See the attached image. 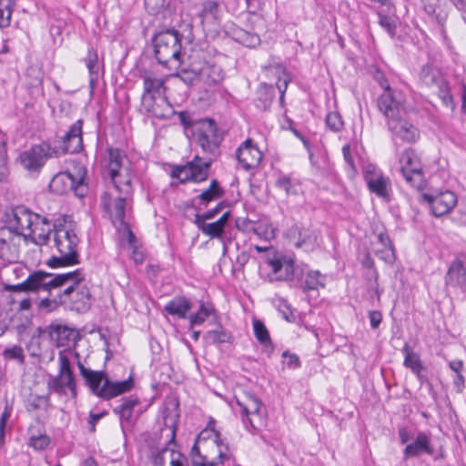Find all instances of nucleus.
<instances>
[{
	"instance_id": "nucleus-64",
	"label": "nucleus",
	"mask_w": 466,
	"mask_h": 466,
	"mask_svg": "<svg viewBox=\"0 0 466 466\" xmlns=\"http://www.w3.org/2000/svg\"><path fill=\"white\" fill-rule=\"evenodd\" d=\"M377 246H382L383 248L391 247L390 240L389 237L383 233H380L377 236V241L373 243V248H377Z\"/></svg>"
},
{
	"instance_id": "nucleus-18",
	"label": "nucleus",
	"mask_w": 466,
	"mask_h": 466,
	"mask_svg": "<svg viewBox=\"0 0 466 466\" xmlns=\"http://www.w3.org/2000/svg\"><path fill=\"white\" fill-rule=\"evenodd\" d=\"M364 180L370 192L386 201L390 199L391 182L376 166L368 164L363 170Z\"/></svg>"
},
{
	"instance_id": "nucleus-61",
	"label": "nucleus",
	"mask_w": 466,
	"mask_h": 466,
	"mask_svg": "<svg viewBox=\"0 0 466 466\" xmlns=\"http://www.w3.org/2000/svg\"><path fill=\"white\" fill-rule=\"evenodd\" d=\"M464 383H465L464 376L461 373L456 374L452 380V384H453V387H454L456 392L461 393L463 391Z\"/></svg>"
},
{
	"instance_id": "nucleus-35",
	"label": "nucleus",
	"mask_w": 466,
	"mask_h": 466,
	"mask_svg": "<svg viewBox=\"0 0 466 466\" xmlns=\"http://www.w3.org/2000/svg\"><path fill=\"white\" fill-rule=\"evenodd\" d=\"M86 66L90 76V85H94L98 79L99 64L98 56L96 50L89 48L85 58Z\"/></svg>"
},
{
	"instance_id": "nucleus-30",
	"label": "nucleus",
	"mask_w": 466,
	"mask_h": 466,
	"mask_svg": "<svg viewBox=\"0 0 466 466\" xmlns=\"http://www.w3.org/2000/svg\"><path fill=\"white\" fill-rule=\"evenodd\" d=\"M191 309L190 301L185 297L177 296L169 300L164 307V310L172 316L185 319Z\"/></svg>"
},
{
	"instance_id": "nucleus-25",
	"label": "nucleus",
	"mask_w": 466,
	"mask_h": 466,
	"mask_svg": "<svg viewBox=\"0 0 466 466\" xmlns=\"http://www.w3.org/2000/svg\"><path fill=\"white\" fill-rule=\"evenodd\" d=\"M237 158L242 167L248 170L258 166L262 159V153L251 139H247L238 148Z\"/></svg>"
},
{
	"instance_id": "nucleus-23",
	"label": "nucleus",
	"mask_w": 466,
	"mask_h": 466,
	"mask_svg": "<svg viewBox=\"0 0 466 466\" xmlns=\"http://www.w3.org/2000/svg\"><path fill=\"white\" fill-rule=\"evenodd\" d=\"M422 197L430 204L431 213L435 217H441L449 213L457 203L456 195L449 190L436 196L423 194Z\"/></svg>"
},
{
	"instance_id": "nucleus-46",
	"label": "nucleus",
	"mask_w": 466,
	"mask_h": 466,
	"mask_svg": "<svg viewBox=\"0 0 466 466\" xmlns=\"http://www.w3.org/2000/svg\"><path fill=\"white\" fill-rule=\"evenodd\" d=\"M206 338L211 343H225L230 342L231 335L226 329L219 328L218 329H212L207 332Z\"/></svg>"
},
{
	"instance_id": "nucleus-10",
	"label": "nucleus",
	"mask_w": 466,
	"mask_h": 466,
	"mask_svg": "<svg viewBox=\"0 0 466 466\" xmlns=\"http://www.w3.org/2000/svg\"><path fill=\"white\" fill-rule=\"evenodd\" d=\"M86 167L82 165L73 167V168L57 174L51 180L49 187L56 194H65L67 191H74L76 196L84 197L86 188Z\"/></svg>"
},
{
	"instance_id": "nucleus-8",
	"label": "nucleus",
	"mask_w": 466,
	"mask_h": 466,
	"mask_svg": "<svg viewBox=\"0 0 466 466\" xmlns=\"http://www.w3.org/2000/svg\"><path fill=\"white\" fill-rule=\"evenodd\" d=\"M126 155L117 148L108 149V175L114 185V193L133 196L132 174L125 165Z\"/></svg>"
},
{
	"instance_id": "nucleus-49",
	"label": "nucleus",
	"mask_w": 466,
	"mask_h": 466,
	"mask_svg": "<svg viewBox=\"0 0 466 466\" xmlns=\"http://www.w3.org/2000/svg\"><path fill=\"white\" fill-rule=\"evenodd\" d=\"M260 96L258 99L257 106L260 109L267 110L269 108L273 100V87L263 86L259 90Z\"/></svg>"
},
{
	"instance_id": "nucleus-39",
	"label": "nucleus",
	"mask_w": 466,
	"mask_h": 466,
	"mask_svg": "<svg viewBox=\"0 0 466 466\" xmlns=\"http://www.w3.org/2000/svg\"><path fill=\"white\" fill-rule=\"evenodd\" d=\"M317 233L310 228H302L299 230V241L297 247H305L306 248H312L317 242Z\"/></svg>"
},
{
	"instance_id": "nucleus-3",
	"label": "nucleus",
	"mask_w": 466,
	"mask_h": 466,
	"mask_svg": "<svg viewBox=\"0 0 466 466\" xmlns=\"http://www.w3.org/2000/svg\"><path fill=\"white\" fill-rule=\"evenodd\" d=\"M68 278L69 275H54L43 270H36L31 273L22 283L8 285L5 289L12 292L46 293V296L41 299L38 305L40 309H45L46 312H51V301L56 294L55 290H57L60 284H63Z\"/></svg>"
},
{
	"instance_id": "nucleus-24",
	"label": "nucleus",
	"mask_w": 466,
	"mask_h": 466,
	"mask_svg": "<svg viewBox=\"0 0 466 466\" xmlns=\"http://www.w3.org/2000/svg\"><path fill=\"white\" fill-rule=\"evenodd\" d=\"M405 116H400L388 121L389 129L391 131L394 139H400L403 142L413 143L419 137L418 128L411 123L408 122Z\"/></svg>"
},
{
	"instance_id": "nucleus-52",
	"label": "nucleus",
	"mask_w": 466,
	"mask_h": 466,
	"mask_svg": "<svg viewBox=\"0 0 466 466\" xmlns=\"http://www.w3.org/2000/svg\"><path fill=\"white\" fill-rule=\"evenodd\" d=\"M326 125L330 130L338 132L342 128L343 121L338 112H329L326 116Z\"/></svg>"
},
{
	"instance_id": "nucleus-41",
	"label": "nucleus",
	"mask_w": 466,
	"mask_h": 466,
	"mask_svg": "<svg viewBox=\"0 0 466 466\" xmlns=\"http://www.w3.org/2000/svg\"><path fill=\"white\" fill-rule=\"evenodd\" d=\"M167 456L169 458L170 466H186L187 464V458L184 455L171 450H164L156 459V462L158 460L163 461Z\"/></svg>"
},
{
	"instance_id": "nucleus-27",
	"label": "nucleus",
	"mask_w": 466,
	"mask_h": 466,
	"mask_svg": "<svg viewBox=\"0 0 466 466\" xmlns=\"http://www.w3.org/2000/svg\"><path fill=\"white\" fill-rule=\"evenodd\" d=\"M434 448L431 443L430 437L423 431L418 432L415 440L408 443L403 451L405 460L413 457H419L422 454L432 455Z\"/></svg>"
},
{
	"instance_id": "nucleus-48",
	"label": "nucleus",
	"mask_w": 466,
	"mask_h": 466,
	"mask_svg": "<svg viewBox=\"0 0 466 466\" xmlns=\"http://www.w3.org/2000/svg\"><path fill=\"white\" fill-rule=\"evenodd\" d=\"M12 0H0V27H7L10 25L12 9Z\"/></svg>"
},
{
	"instance_id": "nucleus-38",
	"label": "nucleus",
	"mask_w": 466,
	"mask_h": 466,
	"mask_svg": "<svg viewBox=\"0 0 466 466\" xmlns=\"http://www.w3.org/2000/svg\"><path fill=\"white\" fill-rule=\"evenodd\" d=\"M402 351L405 353V367L410 369L413 373L419 376L420 370H422V364L419 355L410 350V347L408 343L404 345Z\"/></svg>"
},
{
	"instance_id": "nucleus-42",
	"label": "nucleus",
	"mask_w": 466,
	"mask_h": 466,
	"mask_svg": "<svg viewBox=\"0 0 466 466\" xmlns=\"http://www.w3.org/2000/svg\"><path fill=\"white\" fill-rule=\"evenodd\" d=\"M319 287H324V277L321 276L318 270L309 271L307 274L305 284L302 287L304 290L318 289Z\"/></svg>"
},
{
	"instance_id": "nucleus-54",
	"label": "nucleus",
	"mask_w": 466,
	"mask_h": 466,
	"mask_svg": "<svg viewBox=\"0 0 466 466\" xmlns=\"http://www.w3.org/2000/svg\"><path fill=\"white\" fill-rule=\"evenodd\" d=\"M50 442L46 435L32 436L29 439V446L35 450H44Z\"/></svg>"
},
{
	"instance_id": "nucleus-6",
	"label": "nucleus",
	"mask_w": 466,
	"mask_h": 466,
	"mask_svg": "<svg viewBox=\"0 0 466 466\" xmlns=\"http://www.w3.org/2000/svg\"><path fill=\"white\" fill-rule=\"evenodd\" d=\"M55 246L59 256H53L46 264L50 268L67 267L79 263L76 250L78 238L75 231L66 226H59L55 228Z\"/></svg>"
},
{
	"instance_id": "nucleus-57",
	"label": "nucleus",
	"mask_w": 466,
	"mask_h": 466,
	"mask_svg": "<svg viewBox=\"0 0 466 466\" xmlns=\"http://www.w3.org/2000/svg\"><path fill=\"white\" fill-rule=\"evenodd\" d=\"M374 253L381 259L391 262L394 258L393 249L391 247L383 248V249H379L374 248Z\"/></svg>"
},
{
	"instance_id": "nucleus-47",
	"label": "nucleus",
	"mask_w": 466,
	"mask_h": 466,
	"mask_svg": "<svg viewBox=\"0 0 466 466\" xmlns=\"http://www.w3.org/2000/svg\"><path fill=\"white\" fill-rule=\"evenodd\" d=\"M275 305L283 319L289 322H295L296 316L287 300L282 298H279L275 300Z\"/></svg>"
},
{
	"instance_id": "nucleus-12",
	"label": "nucleus",
	"mask_w": 466,
	"mask_h": 466,
	"mask_svg": "<svg viewBox=\"0 0 466 466\" xmlns=\"http://www.w3.org/2000/svg\"><path fill=\"white\" fill-rule=\"evenodd\" d=\"M237 405L240 408L242 420L248 421L250 427L258 431L266 423V409L259 399L251 393H244L237 398Z\"/></svg>"
},
{
	"instance_id": "nucleus-9",
	"label": "nucleus",
	"mask_w": 466,
	"mask_h": 466,
	"mask_svg": "<svg viewBox=\"0 0 466 466\" xmlns=\"http://www.w3.org/2000/svg\"><path fill=\"white\" fill-rule=\"evenodd\" d=\"M131 203L132 196L114 192H107L102 196V205L109 214L113 224L118 231H123L128 235L130 243L135 236L128 228L125 218L127 209Z\"/></svg>"
},
{
	"instance_id": "nucleus-45",
	"label": "nucleus",
	"mask_w": 466,
	"mask_h": 466,
	"mask_svg": "<svg viewBox=\"0 0 466 466\" xmlns=\"http://www.w3.org/2000/svg\"><path fill=\"white\" fill-rule=\"evenodd\" d=\"M48 406V395H30L27 400V409L30 411L37 410H46Z\"/></svg>"
},
{
	"instance_id": "nucleus-60",
	"label": "nucleus",
	"mask_w": 466,
	"mask_h": 466,
	"mask_svg": "<svg viewBox=\"0 0 466 466\" xmlns=\"http://www.w3.org/2000/svg\"><path fill=\"white\" fill-rule=\"evenodd\" d=\"M220 208H221V206L218 205L216 208H214L205 213L196 214L195 217H199L202 219V221H207L208 219H212L218 214V212L220 211Z\"/></svg>"
},
{
	"instance_id": "nucleus-19",
	"label": "nucleus",
	"mask_w": 466,
	"mask_h": 466,
	"mask_svg": "<svg viewBox=\"0 0 466 466\" xmlns=\"http://www.w3.org/2000/svg\"><path fill=\"white\" fill-rule=\"evenodd\" d=\"M267 263L271 268L270 281L299 280L304 276L303 269L298 266L295 267L291 258L284 257L270 258L267 260Z\"/></svg>"
},
{
	"instance_id": "nucleus-28",
	"label": "nucleus",
	"mask_w": 466,
	"mask_h": 466,
	"mask_svg": "<svg viewBox=\"0 0 466 466\" xmlns=\"http://www.w3.org/2000/svg\"><path fill=\"white\" fill-rule=\"evenodd\" d=\"M83 121L78 119L63 137L64 149L68 153H77L83 147L82 139Z\"/></svg>"
},
{
	"instance_id": "nucleus-31",
	"label": "nucleus",
	"mask_w": 466,
	"mask_h": 466,
	"mask_svg": "<svg viewBox=\"0 0 466 466\" xmlns=\"http://www.w3.org/2000/svg\"><path fill=\"white\" fill-rule=\"evenodd\" d=\"M51 233V224L46 218L40 216L39 222L34 223L32 235H28L36 245H44L46 243Z\"/></svg>"
},
{
	"instance_id": "nucleus-26",
	"label": "nucleus",
	"mask_w": 466,
	"mask_h": 466,
	"mask_svg": "<svg viewBox=\"0 0 466 466\" xmlns=\"http://www.w3.org/2000/svg\"><path fill=\"white\" fill-rule=\"evenodd\" d=\"M445 282L447 286L460 287L466 286V254H460L450 265Z\"/></svg>"
},
{
	"instance_id": "nucleus-63",
	"label": "nucleus",
	"mask_w": 466,
	"mask_h": 466,
	"mask_svg": "<svg viewBox=\"0 0 466 466\" xmlns=\"http://www.w3.org/2000/svg\"><path fill=\"white\" fill-rule=\"evenodd\" d=\"M106 414V412H100V413H93V412H90L89 414V420H88V424H89V431L90 432H94L95 430H96V423L101 419L103 418L105 415Z\"/></svg>"
},
{
	"instance_id": "nucleus-29",
	"label": "nucleus",
	"mask_w": 466,
	"mask_h": 466,
	"mask_svg": "<svg viewBox=\"0 0 466 466\" xmlns=\"http://www.w3.org/2000/svg\"><path fill=\"white\" fill-rule=\"evenodd\" d=\"M198 64L200 81L210 86L218 84L223 79L222 69L218 66L212 65L208 62Z\"/></svg>"
},
{
	"instance_id": "nucleus-22",
	"label": "nucleus",
	"mask_w": 466,
	"mask_h": 466,
	"mask_svg": "<svg viewBox=\"0 0 466 466\" xmlns=\"http://www.w3.org/2000/svg\"><path fill=\"white\" fill-rule=\"evenodd\" d=\"M38 332L39 335H46L56 347L68 346L76 337L74 329L58 323H52L45 329L39 328Z\"/></svg>"
},
{
	"instance_id": "nucleus-44",
	"label": "nucleus",
	"mask_w": 466,
	"mask_h": 466,
	"mask_svg": "<svg viewBox=\"0 0 466 466\" xmlns=\"http://www.w3.org/2000/svg\"><path fill=\"white\" fill-rule=\"evenodd\" d=\"M253 329L256 339L263 345L271 344L270 336L264 323L258 319L253 321Z\"/></svg>"
},
{
	"instance_id": "nucleus-17",
	"label": "nucleus",
	"mask_w": 466,
	"mask_h": 466,
	"mask_svg": "<svg viewBox=\"0 0 466 466\" xmlns=\"http://www.w3.org/2000/svg\"><path fill=\"white\" fill-rule=\"evenodd\" d=\"M164 80L151 76L144 77V94L142 96V105L146 110L157 117H162L164 113L159 110V104H155L153 101L156 99V95L158 96L157 101L160 104H166L164 98Z\"/></svg>"
},
{
	"instance_id": "nucleus-2",
	"label": "nucleus",
	"mask_w": 466,
	"mask_h": 466,
	"mask_svg": "<svg viewBox=\"0 0 466 466\" xmlns=\"http://www.w3.org/2000/svg\"><path fill=\"white\" fill-rule=\"evenodd\" d=\"M63 275H69V278L55 290L56 294L51 301L52 311L60 305H68L77 312L86 311L91 306V294L89 289L81 284L85 279L82 270L76 269Z\"/></svg>"
},
{
	"instance_id": "nucleus-51",
	"label": "nucleus",
	"mask_w": 466,
	"mask_h": 466,
	"mask_svg": "<svg viewBox=\"0 0 466 466\" xmlns=\"http://www.w3.org/2000/svg\"><path fill=\"white\" fill-rule=\"evenodd\" d=\"M3 357L5 360H16L20 364L25 363V354L22 347L18 345H14L12 347L6 348L3 351Z\"/></svg>"
},
{
	"instance_id": "nucleus-53",
	"label": "nucleus",
	"mask_w": 466,
	"mask_h": 466,
	"mask_svg": "<svg viewBox=\"0 0 466 466\" xmlns=\"http://www.w3.org/2000/svg\"><path fill=\"white\" fill-rule=\"evenodd\" d=\"M379 16H380L379 23H380V26L383 27L391 37H393L396 34L395 20L390 16L382 15L380 14H379Z\"/></svg>"
},
{
	"instance_id": "nucleus-40",
	"label": "nucleus",
	"mask_w": 466,
	"mask_h": 466,
	"mask_svg": "<svg viewBox=\"0 0 466 466\" xmlns=\"http://www.w3.org/2000/svg\"><path fill=\"white\" fill-rule=\"evenodd\" d=\"M198 64L193 63L189 68H183L179 72L174 75L175 77L179 78L181 81L186 83L187 85H192L195 81L199 80L200 76H198Z\"/></svg>"
},
{
	"instance_id": "nucleus-4",
	"label": "nucleus",
	"mask_w": 466,
	"mask_h": 466,
	"mask_svg": "<svg viewBox=\"0 0 466 466\" xmlns=\"http://www.w3.org/2000/svg\"><path fill=\"white\" fill-rule=\"evenodd\" d=\"M80 375L93 394L104 400H110L126 393L134 386L132 378L123 381H111L105 371H96L86 368L80 361L77 363Z\"/></svg>"
},
{
	"instance_id": "nucleus-59",
	"label": "nucleus",
	"mask_w": 466,
	"mask_h": 466,
	"mask_svg": "<svg viewBox=\"0 0 466 466\" xmlns=\"http://www.w3.org/2000/svg\"><path fill=\"white\" fill-rule=\"evenodd\" d=\"M369 319L370 322V327L372 329H377L382 320V315L378 310H370L369 312Z\"/></svg>"
},
{
	"instance_id": "nucleus-62",
	"label": "nucleus",
	"mask_w": 466,
	"mask_h": 466,
	"mask_svg": "<svg viewBox=\"0 0 466 466\" xmlns=\"http://www.w3.org/2000/svg\"><path fill=\"white\" fill-rule=\"evenodd\" d=\"M342 153H343V157H344V159H345L346 163L349 165V167L352 170H355V164H354V160H353L352 156H351L350 146L348 145V144L343 146Z\"/></svg>"
},
{
	"instance_id": "nucleus-11",
	"label": "nucleus",
	"mask_w": 466,
	"mask_h": 466,
	"mask_svg": "<svg viewBox=\"0 0 466 466\" xmlns=\"http://www.w3.org/2000/svg\"><path fill=\"white\" fill-rule=\"evenodd\" d=\"M194 137L203 152L212 158V161L219 155V146L222 137L218 134L214 121L204 119L199 121L194 128Z\"/></svg>"
},
{
	"instance_id": "nucleus-58",
	"label": "nucleus",
	"mask_w": 466,
	"mask_h": 466,
	"mask_svg": "<svg viewBox=\"0 0 466 466\" xmlns=\"http://www.w3.org/2000/svg\"><path fill=\"white\" fill-rule=\"evenodd\" d=\"M374 79L383 88V92H388V91H392L393 90L390 87V84L388 83V81H387L383 72H381L378 68L375 69Z\"/></svg>"
},
{
	"instance_id": "nucleus-15",
	"label": "nucleus",
	"mask_w": 466,
	"mask_h": 466,
	"mask_svg": "<svg viewBox=\"0 0 466 466\" xmlns=\"http://www.w3.org/2000/svg\"><path fill=\"white\" fill-rule=\"evenodd\" d=\"M6 225L10 231L25 238L32 235L34 223L39 222L40 216L23 206L14 208L6 214Z\"/></svg>"
},
{
	"instance_id": "nucleus-32",
	"label": "nucleus",
	"mask_w": 466,
	"mask_h": 466,
	"mask_svg": "<svg viewBox=\"0 0 466 466\" xmlns=\"http://www.w3.org/2000/svg\"><path fill=\"white\" fill-rule=\"evenodd\" d=\"M138 402V399L137 398H127L123 400L122 403L114 409V412L120 417L123 429L131 424L133 410Z\"/></svg>"
},
{
	"instance_id": "nucleus-1",
	"label": "nucleus",
	"mask_w": 466,
	"mask_h": 466,
	"mask_svg": "<svg viewBox=\"0 0 466 466\" xmlns=\"http://www.w3.org/2000/svg\"><path fill=\"white\" fill-rule=\"evenodd\" d=\"M195 466H217L233 459L228 443H225L218 431H203L192 447Z\"/></svg>"
},
{
	"instance_id": "nucleus-7",
	"label": "nucleus",
	"mask_w": 466,
	"mask_h": 466,
	"mask_svg": "<svg viewBox=\"0 0 466 466\" xmlns=\"http://www.w3.org/2000/svg\"><path fill=\"white\" fill-rule=\"evenodd\" d=\"M74 353L71 350L59 351L58 354V373L56 376H50L47 380L49 391L58 395H66V390L71 393L73 399L76 398V381L71 367V358Z\"/></svg>"
},
{
	"instance_id": "nucleus-36",
	"label": "nucleus",
	"mask_w": 466,
	"mask_h": 466,
	"mask_svg": "<svg viewBox=\"0 0 466 466\" xmlns=\"http://www.w3.org/2000/svg\"><path fill=\"white\" fill-rule=\"evenodd\" d=\"M218 4L213 0H208L203 3L202 9L199 13L201 23H214L218 19Z\"/></svg>"
},
{
	"instance_id": "nucleus-37",
	"label": "nucleus",
	"mask_w": 466,
	"mask_h": 466,
	"mask_svg": "<svg viewBox=\"0 0 466 466\" xmlns=\"http://www.w3.org/2000/svg\"><path fill=\"white\" fill-rule=\"evenodd\" d=\"M223 195V189L220 187L218 180L213 179L209 185V187L204 190L198 198L201 204L207 206L209 202L218 199Z\"/></svg>"
},
{
	"instance_id": "nucleus-34",
	"label": "nucleus",
	"mask_w": 466,
	"mask_h": 466,
	"mask_svg": "<svg viewBox=\"0 0 466 466\" xmlns=\"http://www.w3.org/2000/svg\"><path fill=\"white\" fill-rule=\"evenodd\" d=\"M194 223L204 235L211 238H220L224 233V228L220 226V222L208 223L202 221L199 217H195Z\"/></svg>"
},
{
	"instance_id": "nucleus-43",
	"label": "nucleus",
	"mask_w": 466,
	"mask_h": 466,
	"mask_svg": "<svg viewBox=\"0 0 466 466\" xmlns=\"http://www.w3.org/2000/svg\"><path fill=\"white\" fill-rule=\"evenodd\" d=\"M237 40L247 47H256L260 44V37L255 33H250L245 30L237 32Z\"/></svg>"
},
{
	"instance_id": "nucleus-5",
	"label": "nucleus",
	"mask_w": 466,
	"mask_h": 466,
	"mask_svg": "<svg viewBox=\"0 0 466 466\" xmlns=\"http://www.w3.org/2000/svg\"><path fill=\"white\" fill-rule=\"evenodd\" d=\"M182 36L176 30L159 32L153 37L154 55L158 64L168 69H177L181 65Z\"/></svg>"
},
{
	"instance_id": "nucleus-21",
	"label": "nucleus",
	"mask_w": 466,
	"mask_h": 466,
	"mask_svg": "<svg viewBox=\"0 0 466 466\" xmlns=\"http://www.w3.org/2000/svg\"><path fill=\"white\" fill-rule=\"evenodd\" d=\"M50 149L47 144L33 146L19 155L18 161L27 171L39 172L51 157Z\"/></svg>"
},
{
	"instance_id": "nucleus-14",
	"label": "nucleus",
	"mask_w": 466,
	"mask_h": 466,
	"mask_svg": "<svg viewBox=\"0 0 466 466\" xmlns=\"http://www.w3.org/2000/svg\"><path fill=\"white\" fill-rule=\"evenodd\" d=\"M212 158H202L196 156L192 161L172 169L171 176L181 183L192 180L201 182L207 179Z\"/></svg>"
},
{
	"instance_id": "nucleus-55",
	"label": "nucleus",
	"mask_w": 466,
	"mask_h": 466,
	"mask_svg": "<svg viewBox=\"0 0 466 466\" xmlns=\"http://www.w3.org/2000/svg\"><path fill=\"white\" fill-rule=\"evenodd\" d=\"M276 186L287 195L294 193L291 179L287 176H280L276 181Z\"/></svg>"
},
{
	"instance_id": "nucleus-56",
	"label": "nucleus",
	"mask_w": 466,
	"mask_h": 466,
	"mask_svg": "<svg viewBox=\"0 0 466 466\" xmlns=\"http://www.w3.org/2000/svg\"><path fill=\"white\" fill-rule=\"evenodd\" d=\"M10 416L11 409L8 406H5L0 417V446L5 442V429Z\"/></svg>"
},
{
	"instance_id": "nucleus-50",
	"label": "nucleus",
	"mask_w": 466,
	"mask_h": 466,
	"mask_svg": "<svg viewBox=\"0 0 466 466\" xmlns=\"http://www.w3.org/2000/svg\"><path fill=\"white\" fill-rule=\"evenodd\" d=\"M212 311V308L207 307L204 303H201L198 311L190 315V325L195 326L202 324L211 315Z\"/></svg>"
},
{
	"instance_id": "nucleus-16",
	"label": "nucleus",
	"mask_w": 466,
	"mask_h": 466,
	"mask_svg": "<svg viewBox=\"0 0 466 466\" xmlns=\"http://www.w3.org/2000/svg\"><path fill=\"white\" fill-rule=\"evenodd\" d=\"M420 80L425 86L432 89L445 106H448L452 104V96L448 83L438 68L429 65L423 66L420 73Z\"/></svg>"
},
{
	"instance_id": "nucleus-20",
	"label": "nucleus",
	"mask_w": 466,
	"mask_h": 466,
	"mask_svg": "<svg viewBox=\"0 0 466 466\" xmlns=\"http://www.w3.org/2000/svg\"><path fill=\"white\" fill-rule=\"evenodd\" d=\"M405 96L400 90L383 92L377 100L379 110L384 115L388 121L405 116Z\"/></svg>"
},
{
	"instance_id": "nucleus-13",
	"label": "nucleus",
	"mask_w": 466,
	"mask_h": 466,
	"mask_svg": "<svg viewBox=\"0 0 466 466\" xmlns=\"http://www.w3.org/2000/svg\"><path fill=\"white\" fill-rule=\"evenodd\" d=\"M399 163L405 180L411 187L420 189L424 185V175L418 154L412 148H407L400 156Z\"/></svg>"
},
{
	"instance_id": "nucleus-33",
	"label": "nucleus",
	"mask_w": 466,
	"mask_h": 466,
	"mask_svg": "<svg viewBox=\"0 0 466 466\" xmlns=\"http://www.w3.org/2000/svg\"><path fill=\"white\" fill-rule=\"evenodd\" d=\"M441 0H421L424 11L442 28L447 19V14L440 5Z\"/></svg>"
}]
</instances>
